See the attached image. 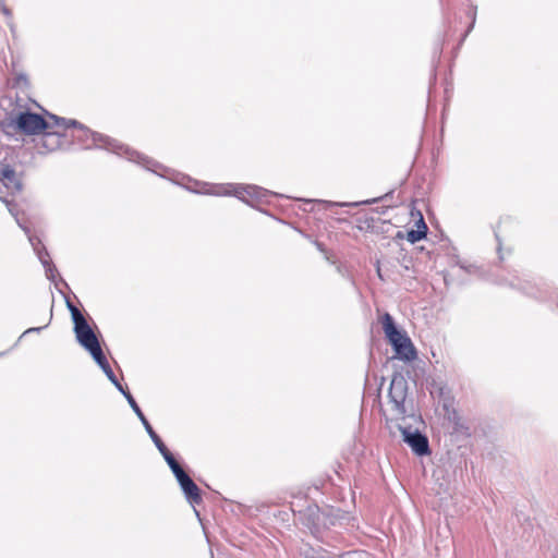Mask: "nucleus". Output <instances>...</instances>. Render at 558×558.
Wrapping results in <instances>:
<instances>
[{
	"label": "nucleus",
	"instance_id": "aec40b11",
	"mask_svg": "<svg viewBox=\"0 0 558 558\" xmlns=\"http://www.w3.org/2000/svg\"><path fill=\"white\" fill-rule=\"evenodd\" d=\"M0 9L5 16L11 17V10L5 5L4 0H0Z\"/></svg>",
	"mask_w": 558,
	"mask_h": 558
},
{
	"label": "nucleus",
	"instance_id": "412c9836",
	"mask_svg": "<svg viewBox=\"0 0 558 558\" xmlns=\"http://www.w3.org/2000/svg\"><path fill=\"white\" fill-rule=\"evenodd\" d=\"M171 471L173 472L174 475H177L179 472L183 471V469L180 466L179 463H175L174 465H172V468H170Z\"/></svg>",
	"mask_w": 558,
	"mask_h": 558
},
{
	"label": "nucleus",
	"instance_id": "4be33fe9",
	"mask_svg": "<svg viewBox=\"0 0 558 558\" xmlns=\"http://www.w3.org/2000/svg\"><path fill=\"white\" fill-rule=\"evenodd\" d=\"M114 386L119 389V391H121L124 395L125 398H126V395H131L129 391H125L123 389V387L120 385V383L118 380H117V384H114Z\"/></svg>",
	"mask_w": 558,
	"mask_h": 558
},
{
	"label": "nucleus",
	"instance_id": "a211bd4d",
	"mask_svg": "<svg viewBox=\"0 0 558 558\" xmlns=\"http://www.w3.org/2000/svg\"><path fill=\"white\" fill-rule=\"evenodd\" d=\"M174 476L178 480L180 486H182L184 483H186L189 480H191V477L184 471L179 472Z\"/></svg>",
	"mask_w": 558,
	"mask_h": 558
},
{
	"label": "nucleus",
	"instance_id": "6e6552de",
	"mask_svg": "<svg viewBox=\"0 0 558 558\" xmlns=\"http://www.w3.org/2000/svg\"><path fill=\"white\" fill-rule=\"evenodd\" d=\"M1 177L4 186L12 193H17L22 190L21 180L17 178L15 171L9 166L2 168Z\"/></svg>",
	"mask_w": 558,
	"mask_h": 558
},
{
	"label": "nucleus",
	"instance_id": "4468645a",
	"mask_svg": "<svg viewBox=\"0 0 558 558\" xmlns=\"http://www.w3.org/2000/svg\"><path fill=\"white\" fill-rule=\"evenodd\" d=\"M155 446L157 447V449L159 450V452L162 454L163 459L166 461H168V459H171L173 458L172 453L168 450V448L166 447V445L162 442L161 439H159L158 441L155 442Z\"/></svg>",
	"mask_w": 558,
	"mask_h": 558
},
{
	"label": "nucleus",
	"instance_id": "9b49d317",
	"mask_svg": "<svg viewBox=\"0 0 558 558\" xmlns=\"http://www.w3.org/2000/svg\"><path fill=\"white\" fill-rule=\"evenodd\" d=\"M182 490L184 492L187 500L191 504H199L202 501V497L199 494V488L196 486V484L191 480H189L186 483H184L181 486Z\"/></svg>",
	"mask_w": 558,
	"mask_h": 558
},
{
	"label": "nucleus",
	"instance_id": "f8f14e48",
	"mask_svg": "<svg viewBox=\"0 0 558 558\" xmlns=\"http://www.w3.org/2000/svg\"><path fill=\"white\" fill-rule=\"evenodd\" d=\"M96 363L101 367L102 371L107 369L110 365L105 357L100 347L98 349L89 351Z\"/></svg>",
	"mask_w": 558,
	"mask_h": 558
},
{
	"label": "nucleus",
	"instance_id": "f03ea898",
	"mask_svg": "<svg viewBox=\"0 0 558 558\" xmlns=\"http://www.w3.org/2000/svg\"><path fill=\"white\" fill-rule=\"evenodd\" d=\"M380 323L387 340L393 348L395 357L405 363L416 360L417 351L411 338L404 330L396 326L392 316L385 313L380 318Z\"/></svg>",
	"mask_w": 558,
	"mask_h": 558
},
{
	"label": "nucleus",
	"instance_id": "1a4fd4ad",
	"mask_svg": "<svg viewBox=\"0 0 558 558\" xmlns=\"http://www.w3.org/2000/svg\"><path fill=\"white\" fill-rule=\"evenodd\" d=\"M126 400H128L129 404L131 405V408L133 409V411L135 412V414L137 415V417L141 420L142 424L144 425L146 432L148 433V435L151 438V440L154 441V444L156 441H158L160 439V437L155 433V430L153 429L151 425L149 424V422L143 414L142 410L137 405V403L134 400V398L132 397V395H126Z\"/></svg>",
	"mask_w": 558,
	"mask_h": 558
},
{
	"label": "nucleus",
	"instance_id": "ddd939ff",
	"mask_svg": "<svg viewBox=\"0 0 558 558\" xmlns=\"http://www.w3.org/2000/svg\"><path fill=\"white\" fill-rule=\"evenodd\" d=\"M425 238V231L422 230H411L407 234V240L410 243H416Z\"/></svg>",
	"mask_w": 558,
	"mask_h": 558
},
{
	"label": "nucleus",
	"instance_id": "2eb2a0df",
	"mask_svg": "<svg viewBox=\"0 0 558 558\" xmlns=\"http://www.w3.org/2000/svg\"><path fill=\"white\" fill-rule=\"evenodd\" d=\"M28 85H29L28 78L25 75L20 74L16 76L13 87L20 88V89H26L28 87Z\"/></svg>",
	"mask_w": 558,
	"mask_h": 558
},
{
	"label": "nucleus",
	"instance_id": "6ab92c4d",
	"mask_svg": "<svg viewBox=\"0 0 558 558\" xmlns=\"http://www.w3.org/2000/svg\"><path fill=\"white\" fill-rule=\"evenodd\" d=\"M104 372L112 384H117V377L110 366Z\"/></svg>",
	"mask_w": 558,
	"mask_h": 558
},
{
	"label": "nucleus",
	"instance_id": "bb28decb",
	"mask_svg": "<svg viewBox=\"0 0 558 558\" xmlns=\"http://www.w3.org/2000/svg\"><path fill=\"white\" fill-rule=\"evenodd\" d=\"M20 226H21V228H22L25 232H28V230L26 229V227L22 226L21 223H20Z\"/></svg>",
	"mask_w": 558,
	"mask_h": 558
},
{
	"label": "nucleus",
	"instance_id": "7ed1b4c3",
	"mask_svg": "<svg viewBox=\"0 0 558 558\" xmlns=\"http://www.w3.org/2000/svg\"><path fill=\"white\" fill-rule=\"evenodd\" d=\"M49 116L53 114L48 111H45V114L22 112L14 120V125L25 135H38L49 130L50 122H52Z\"/></svg>",
	"mask_w": 558,
	"mask_h": 558
},
{
	"label": "nucleus",
	"instance_id": "5701e85b",
	"mask_svg": "<svg viewBox=\"0 0 558 558\" xmlns=\"http://www.w3.org/2000/svg\"><path fill=\"white\" fill-rule=\"evenodd\" d=\"M167 463H168V465H169L170 468H172V465H174V464H175V463H178V462H177V460H175V459H174V457H173V458H171V459H168Z\"/></svg>",
	"mask_w": 558,
	"mask_h": 558
},
{
	"label": "nucleus",
	"instance_id": "393cba45",
	"mask_svg": "<svg viewBox=\"0 0 558 558\" xmlns=\"http://www.w3.org/2000/svg\"><path fill=\"white\" fill-rule=\"evenodd\" d=\"M15 105L20 106V105H25V104H24V100L22 98L17 97V99L15 101Z\"/></svg>",
	"mask_w": 558,
	"mask_h": 558
},
{
	"label": "nucleus",
	"instance_id": "20e7f679",
	"mask_svg": "<svg viewBox=\"0 0 558 558\" xmlns=\"http://www.w3.org/2000/svg\"><path fill=\"white\" fill-rule=\"evenodd\" d=\"M69 308L74 322V331L78 343L88 352L98 349L100 347L99 341L80 310L71 304H69Z\"/></svg>",
	"mask_w": 558,
	"mask_h": 558
},
{
	"label": "nucleus",
	"instance_id": "39448f33",
	"mask_svg": "<svg viewBox=\"0 0 558 558\" xmlns=\"http://www.w3.org/2000/svg\"><path fill=\"white\" fill-rule=\"evenodd\" d=\"M390 402L398 414H404V401L407 398V381L401 375H395L391 379L389 392Z\"/></svg>",
	"mask_w": 558,
	"mask_h": 558
},
{
	"label": "nucleus",
	"instance_id": "a878e982",
	"mask_svg": "<svg viewBox=\"0 0 558 558\" xmlns=\"http://www.w3.org/2000/svg\"><path fill=\"white\" fill-rule=\"evenodd\" d=\"M28 101L31 102V105H34V106H37L39 105L35 99L28 97Z\"/></svg>",
	"mask_w": 558,
	"mask_h": 558
},
{
	"label": "nucleus",
	"instance_id": "423d86ee",
	"mask_svg": "<svg viewBox=\"0 0 558 558\" xmlns=\"http://www.w3.org/2000/svg\"><path fill=\"white\" fill-rule=\"evenodd\" d=\"M216 195H234L239 199L250 203V198H257L260 196V190L254 185H233L226 184L216 186L213 191Z\"/></svg>",
	"mask_w": 558,
	"mask_h": 558
},
{
	"label": "nucleus",
	"instance_id": "0eeeda50",
	"mask_svg": "<svg viewBox=\"0 0 558 558\" xmlns=\"http://www.w3.org/2000/svg\"><path fill=\"white\" fill-rule=\"evenodd\" d=\"M401 433L403 436V440L412 448V450L418 454L423 456L428 453V440L425 436H423L418 432H412L408 428L401 427Z\"/></svg>",
	"mask_w": 558,
	"mask_h": 558
},
{
	"label": "nucleus",
	"instance_id": "cd10ccee",
	"mask_svg": "<svg viewBox=\"0 0 558 558\" xmlns=\"http://www.w3.org/2000/svg\"><path fill=\"white\" fill-rule=\"evenodd\" d=\"M377 274H378V276H379V277H381V275H380V268H379V267L377 268Z\"/></svg>",
	"mask_w": 558,
	"mask_h": 558
},
{
	"label": "nucleus",
	"instance_id": "dca6fc26",
	"mask_svg": "<svg viewBox=\"0 0 558 558\" xmlns=\"http://www.w3.org/2000/svg\"><path fill=\"white\" fill-rule=\"evenodd\" d=\"M417 220L415 221L416 230L425 231V235L427 234V226L424 221V218L420 211H417Z\"/></svg>",
	"mask_w": 558,
	"mask_h": 558
},
{
	"label": "nucleus",
	"instance_id": "f3484780",
	"mask_svg": "<svg viewBox=\"0 0 558 558\" xmlns=\"http://www.w3.org/2000/svg\"><path fill=\"white\" fill-rule=\"evenodd\" d=\"M174 476L178 480L180 486H182L184 483H186L189 480H191V477L184 471L179 472Z\"/></svg>",
	"mask_w": 558,
	"mask_h": 558
},
{
	"label": "nucleus",
	"instance_id": "9d476101",
	"mask_svg": "<svg viewBox=\"0 0 558 558\" xmlns=\"http://www.w3.org/2000/svg\"><path fill=\"white\" fill-rule=\"evenodd\" d=\"M29 242H31L34 251L37 253L38 258L40 259L43 265L46 267L47 277L49 279H53V277H54L53 272L56 271V268L46 258L48 256V253L44 248L39 247L40 241L36 238L29 236Z\"/></svg>",
	"mask_w": 558,
	"mask_h": 558
},
{
	"label": "nucleus",
	"instance_id": "b1692460",
	"mask_svg": "<svg viewBox=\"0 0 558 558\" xmlns=\"http://www.w3.org/2000/svg\"><path fill=\"white\" fill-rule=\"evenodd\" d=\"M41 329H43V327L29 328V329H27V330L25 331V333H29V332H33V331H39V330H41Z\"/></svg>",
	"mask_w": 558,
	"mask_h": 558
},
{
	"label": "nucleus",
	"instance_id": "f257e3e1",
	"mask_svg": "<svg viewBox=\"0 0 558 558\" xmlns=\"http://www.w3.org/2000/svg\"><path fill=\"white\" fill-rule=\"evenodd\" d=\"M52 119L49 130L44 131L40 148L45 151H54L68 143V137L85 142L92 138L93 143L98 144L118 155H126L130 159L140 157V155L116 140L109 138L99 133L90 131L87 126L74 119H66L58 116H49Z\"/></svg>",
	"mask_w": 558,
	"mask_h": 558
}]
</instances>
